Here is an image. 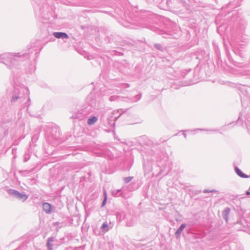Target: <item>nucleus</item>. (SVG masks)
Wrapping results in <instances>:
<instances>
[{
  "mask_svg": "<svg viewBox=\"0 0 250 250\" xmlns=\"http://www.w3.org/2000/svg\"><path fill=\"white\" fill-rule=\"evenodd\" d=\"M53 35L55 37L58 39L60 38H68V35L65 33L62 32H54L53 33Z\"/></svg>",
  "mask_w": 250,
  "mask_h": 250,
  "instance_id": "1",
  "label": "nucleus"
},
{
  "mask_svg": "<svg viewBox=\"0 0 250 250\" xmlns=\"http://www.w3.org/2000/svg\"><path fill=\"white\" fill-rule=\"evenodd\" d=\"M43 210L47 213L51 212V205L47 203H45L42 205Z\"/></svg>",
  "mask_w": 250,
  "mask_h": 250,
  "instance_id": "2",
  "label": "nucleus"
},
{
  "mask_svg": "<svg viewBox=\"0 0 250 250\" xmlns=\"http://www.w3.org/2000/svg\"><path fill=\"white\" fill-rule=\"evenodd\" d=\"M236 172L237 173V174L240 176V177H243V178H247V177H248V176H247L246 175H245L241 170H240L238 168H236Z\"/></svg>",
  "mask_w": 250,
  "mask_h": 250,
  "instance_id": "3",
  "label": "nucleus"
},
{
  "mask_svg": "<svg viewBox=\"0 0 250 250\" xmlns=\"http://www.w3.org/2000/svg\"><path fill=\"white\" fill-rule=\"evenodd\" d=\"M186 227L185 224H182L179 229L176 231V234L178 236L180 235L183 229Z\"/></svg>",
  "mask_w": 250,
  "mask_h": 250,
  "instance_id": "4",
  "label": "nucleus"
},
{
  "mask_svg": "<svg viewBox=\"0 0 250 250\" xmlns=\"http://www.w3.org/2000/svg\"><path fill=\"white\" fill-rule=\"evenodd\" d=\"M97 120V119L96 117H93L88 120V124L89 125H92L95 123Z\"/></svg>",
  "mask_w": 250,
  "mask_h": 250,
  "instance_id": "5",
  "label": "nucleus"
},
{
  "mask_svg": "<svg viewBox=\"0 0 250 250\" xmlns=\"http://www.w3.org/2000/svg\"><path fill=\"white\" fill-rule=\"evenodd\" d=\"M104 200L103 201V204H102V206H104L106 203V200H107V193H106V191H104Z\"/></svg>",
  "mask_w": 250,
  "mask_h": 250,
  "instance_id": "6",
  "label": "nucleus"
},
{
  "mask_svg": "<svg viewBox=\"0 0 250 250\" xmlns=\"http://www.w3.org/2000/svg\"><path fill=\"white\" fill-rule=\"evenodd\" d=\"M52 240H49L48 242L47 243V246L50 250H51L52 245L51 244V243H52Z\"/></svg>",
  "mask_w": 250,
  "mask_h": 250,
  "instance_id": "7",
  "label": "nucleus"
},
{
  "mask_svg": "<svg viewBox=\"0 0 250 250\" xmlns=\"http://www.w3.org/2000/svg\"><path fill=\"white\" fill-rule=\"evenodd\" d=\"M19 197L23 199H26L27 198V196L25 195L19 194Z\"/></svg>",
  "mask_w": 250,
  "mask_h": 250,
  "instance_id": "8",
  "label": "nucleus"
},
{
  "mask_svg": "<svg viewBox=\"0 0 250 250\" xmlns=\"http://www.w3.org/2000/svg\"><path fill=\"white\" fill-rule=\"evenodd\" d=\"M132 179V177H126L125 179V181L126 182V183H128Z\"/></svg>",
  "mask_w": 250,
  "mask_h": 250,
  "instance_id": "9",
  "label": "nucleus"
},
{
  "mask_svg": "<svg viewBox=\"0 0 250 250\" xmlns=\"http://www.w3.org/2000/svg\"><path fill=\"white\" fill-rule=\"evenodd\" d=\"M103 229H105V228H107V225L106 223H104L102 227Z\"/></svg>",
  "mask_w": 250,
  "mask_h": 250,
  "instance_id": "10",
  "label": "nucleus"
},
{
  "mask_svg": "<svg viewBox=\"0 0 250 250\" xmlns=\"http://www.w3.org/2000/svg\"><path fill=\"white\" fill-rule=\"evenodd\" d=\"M247 194L248 195H250V191H247Z\"/></svg>",
  "mask_w": 250,
  "mask_h": 250,
  "instance_id": "11",
  "label": "nucleus"
}]
</instances>
